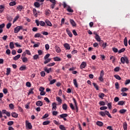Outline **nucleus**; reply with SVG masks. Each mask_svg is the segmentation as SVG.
Returning a JSON list of instances; mask_svg holds the SVG:
<instances>
[{"label":"nucleus","mask_w":130,"mask_h":130,"mask_svg":"<svg viewBox=\"0 0 130 130\" xmlns=\"http://www.w3.org/2000/svg\"><path fill=\"white\" fill-rule=\"evenodd\" d=\"M120 61L123 64H124L125 62L127 63V64H128L129 63V61H128V58H127V57H122L120 58Z\"/></svg>","instance_id":"nucleus-1"},{"label":"nucleus","mask_w":130,"mask_h":130,"mask_svg":"<svg viewBox=\"0 0 130 130\" xmlns=\"http://www.w3.org/2000/svg\"><path fill=\"white\" fill-rule=\"evenodd\" d=\"M104 76V71L102 70L101 71L100 75L99 78V81H100V82H103V81H104V79H103Z\"/></svg>","instance_id":"nucleus-2"},{"label":"nucleus","mask_w":130,"mask_h":130,"mask_svg":"<svg viewBox=\"0 0 130 130\" xmlns=\"http://www.w3.org/2000/svg\"><path fill=\"white\" fill-rule=\"evenodd\" d=\"M69 116V115L68 114H62L58 116V118H63V120L65 121H67V119L66 118V117H68Z\"/></svg>","instance_id":"nucleus-3"},{"label":"nucleus","mask_w":130,"mask_h":130,"mask_svg":"<svg viewBox=\"0 0 130 130\" xmlns=\"http://www.w3.org/2000/svg\"><path fill=\"white\" fill-rule=\"evenodd\" d=\"M23 29L22 26H18L14 28V33L17 34L20 32V30H22Z\"/></svg>","instance_id":"nucleus-4"},{"label":"nucleus","mask_w":130,"mask_h":130,"mask_svg":"<svg viewBox=\"0 0 130 130\" xmlns=\"http://www.w3.org/2000/svg\"><path fill=\"white\" fill-rule=\"evenodd\" d=\"M86 67H87V63H86L85 61H83L80 64V69H81V70H83V69H85Z\"/></svg>","instance_id":"nucleus-5"},{"label":"nucleus","mask_w":130,"mask_h":130,"mask_svg":"<svg viewBox=\"0 0 130 130\" xmlns=\"http://www.w3.org/2000/svg\"><path fill=\"white\" fill-rule=\"evenodd\" d=\"M35 38H44V37L41 35L40 33H37L34 35Z\"/></svg>","instance_id":"nucleus-6"},{"label":"nucleus","mask_w":130,"mask_h":130,"mask_svg":"<svg viewBox=\"0 0 130 130\" xmlns=\"http://www.w3.org/2000/svg\"><path fill=\"white\" fill-rule=\"evenodd\" d=\"M26 126L29 129H31L32 128V125L31 124V123L28 122V121H26Z\"/></svg>","instance_id":"nucleus-7"},{"label":"nucleus","mask_w":130,"mask_h":130,"mask_svg":"<svg viewBox=\"0 0 130 130\" xmlns=\"http://www.w3.org/2000/svg\"><path fill=\"white\" fill-rule=\"evenodd\" d=\"M66 32L68 35L69 36V37H71V38L73 37V34H72V32H71V30H70V29L67 28Z\"/></svg>","instance_id":"nucleus-8"},{"label":"nucleus","mask_w":130,"mask_h":130,"mask_svg":"<svg viewBox=\"0 0 130 130\" xmlns=\"http://www.w3.org/2000/svg\"><path fill=\"white\" fill-rule=\"evenodd\" d=\"M70 22L72 25V27H76L77 26V24H76V22L73 19H70Z\"/></svg>","instance_id":"nucleus-9"},{"label":"nucleus","mask_w":130,"mask_h":130,"mask_svg":"<svg viewBox=\"0 0 130 130\" xmlns=\"http://www.w3.org/2000/svg\"><path fill=\"white\" fill-rule=\"evenodd\" d=\"M63 46L66 48V49H67L68 50H70V49H71V47L70 46V44L68 43L64 44Z\"/></svg>","instance_id":"nucleus-10"},{"label":"nucleus","mask_w":130,"mask_h":130,"mask_svg":"<svg viewBox=\"0 0 130 130\" xmlns=\"http://www.w3.org/2000/svg\"><path fill=\"white\" fill-rule=\"evenodd\" d=\"M33 14L35 17L37 18V17H38V13H37V10H36V9L34 8L32 10Z\"/></svg>","instance_id":"nucleus-11"},{"label":"nucleus","mask_w":130,"mask_h":130,"mask_svg":"<svg viewBox=\"0 0 130 130\" xmlns=\"http://www.w3.org/2000/svg\"><path fill=\"white\" fill-rule=\"evenodd\" d=\"M36 105L37 106L39 107L42 106V105H43V103L41 101H39L36 102Z\"/></svg>","instance_id":"nucleus-12"},{"label":"nucleus","mask_w":130,"mask_h":130,"mask_svg":"<svg viewBox=\"0 0 130 130\" xmlns=\"http://www.w3.org/2000/svg\"><path fill=\"white\" fill-rule=\"evenodd\" d=\"M55 49L56 51V52H57V53H59V52H60L61 50H60V48H59V47H58V46L56 45L55 46Z\"/></svg>","instance_id":"nucleus-13"},{"label":"nucleus","mask_w":130,"mask_h":130,"mask_svg":"<svg viewBox=\"0 0 130 130\" xmlns=\"http://www.w3.org/2000/svg\"><path fill=\"white\" fill-rule=\"evenodd\" d=\"M45 23L47 24V26L49 27H51L52 26V24H51V22L49 21V20L46 19L45 20Z\"/></svg>","instance_id":"nucleus-14"},{"label":"nucleus","mask_w":130,"mask_h":130,"mask_svg":"<svg viewBox=\"0 0 130 130\" xmlns=\"http://www.w3.org/2000/svg\"><path fill=\"white\" fill-rule=\"evenodd\" d=\"M67 11L69 12V13H74V10L73 9H72V8H71V6H67Z\"/></svg>","instance_id":"nucleus-15"},{"label":"nucleus","mask_w":130,"mask_h":130,"mask_svg":"<svg viewBox=\"0 0 130 130\" xmlns=\"http://www.w3.org/2000/svg\"><path fill=\"white\" fill-rule=\"evenodd\" d=\"M44 70L45 72H46V73H47V74H49L50 73V72H51V68L48 69L47 67H45Z\"/></svg>","instance_id":"nucleus-16"},{"label":"nucleus","mask_w":130,"mask_h":130,"mask_svg":"<svg viewBox=\"0 0 130 130\" xmlns=\"http://www.w3.org/2000/svg\"><path fill=\"white\" fill-rule=\"evenodd\" d=\"M62 108L63 110H68V105L63 104L62 106Z\"/></svg>","instance_id":"nucleus-17"},{"label":"nucleus","mask_w":130,"mask_h":130,"mask_svg":"<svg viewBox=\"0 0 130 130\" xmlns=\"http://www.w3.org/2000/svg\"><path fill=\"white\" fill-rule=\"evenodd\" d=\"M11 115L12 117H15V118H17V117H18V114L16 113L15 112H12Z\"/></svg>","instance_id":"nucleus-18"},{"label":"nucleus","mask_w":130,"mask_h":130,"mask_svg":"<svg viewBox=\"0 0 130 130\" xmlns=\"http://www.w3.org/2000/svg\"><path fill=\"white\" fill-rule=\"evenodd\" d=\"M20 57H21V55L18 54L17 55L13 57V59L14 60H18Z\"/></svg>","instance_id":"nucleus-19"},{"label":"nucleus","mask_w":130,"mask_h":130,"mask_svg":"<svg viewBox=\"0 0 130 130\" xmlns=\"http://www.w3.org/2000/svg\"><path fill=\"white\" fill-rule=\"evenodd\" d=\"M9 46L11 49H14L15 46L14 45V42H11L9 44Z\"/></svg>","instance_id":"nucleus-20"},{"label":"nucleus","mask_w":130,"mask_h":130,"mask_svg":"<svg viewBox=\"0 0 130 130\" xmlns=\"http://www.w3.org/2000/svg\"><path fill=\"white\" fill-rule=\"evenodd\" d=\"M52 110H56V103H53L52 104Z\"/></svg>","instance_id":"nucleus-21"},{"label":"nucleus","mask_w":130,"mask_h":130,"mask_svg":"<svg viewBox=\"0 0 130 130\" xmlns=\"http://www.w3.org/2000/svg\"><path fill=\"white\" fill-rule=\"evenodd\" d=\"M96 125H98V126H103V122L100 121H98L96 122Z\"/></svg>","instance_id":"nucleus-22"},{"label":"nucleus","mask_w":130,"mask_h":130,"mask_svg":"<svg viewBox=\"0 0 130 130\" xmlns=\"http://www.w3.org/2000/svg\"><path fill=\"white\" fill-rule=\"evenodd\" d=\"M125 105V102L123 101H119L118 103V105Z\"/></svg>","instance_id":"nucleus-23"},{"label":"nucleus","mask_w":130,"mask_h":130,"mask_svg":"<svg viewBox=\"0 0 130 130\" xmlns=\"http://www.w3.org/2000/svg\"><path fill=\"white\" fill-rule=\"evenodd\" d=\"M73 83L76 88H78V87H79L78 85V83L77 82V79L73 80Z\"/></svg>","instance_id":"nucleus-24"},{"label":"nucleus","mask_w":130,"mask_h":130,"mask_svg":"<svg viewBox=\"0 0 130 130\" xmlns=\"http://www.w3.org/2000/svg\"><path fill=\"white\" fill-rule=\"evenodd\" d=\"M123 127L124 130H127V124L126 122L123 123Z\"/></svg>","instance_id":"nucleus-25"},{"label":"nucleus","mask_w":130,"mask_h":130,"mask_svg":"<svg viewBox=\"0 0 130 130\" xmlns=\"http://www.w3.org/2000/svg\"><path fill=\"white\" fill-rule=\"evenodd\" d=\"M105 113L106 115H107L108 117H110V118H112V116H111V115H110V113L109 111L105 110Z\"/></svg>","instance_id":"nucleus-26"},{"label":"nucleus","mask_w":130,"mask_h":130,"mask_svg":"<svg viewBox=\"0 0 130 130\" xmlns=\"http://www.w3.org/2000/svg\"><path fill=\"white\" fill-rule=\"evenodd\" d=\"M34 6H35V8H39L40 7V4L38 2H35Z\"/></svg>","instance_id":"nucleus-27"},{"label":"nucleus","mask_w":130,"mask_h":130,"mask_svg":"<svg viewBox=\"0 0 130 130\" xmlns=\"http://www.w3.org/2000/svg\"><path fill=\"white\" fill-rule=\"evenodd\" d=\"M5 10V6L4 5H0V13L4 12Z\"/></svg>","instance_id":"nucleus-28"},{"label":"nucleus","mask_w":130,"mask_h":130,"mask_svg":"<svg viewBox=\"0 0 130 130\" xmlns=\"http://www.w3.org/2000/svg\"><path fill=\"white\" fill-rule=\"evenodd\" d=\"M95 39L96 40V41H100L101 40L100 36H99L98 35H96L95 36Z\"/></svg>","instance_id":"nucleus-29"},{"label":"nucleus","mask_w":130,"mask_h":130,"mask_svg":"<svg viewBox=\"0 0 130 130\" xmlns=\"http://www.w3.org/2000/svg\"><path fill=\"white\" fill-rule=\"evenodd\" d=\"M20 71H25L26 70V66L23 65L19 68Z\"/></svg>","instance_id":"nucleus-30"},{"label":"nucleus","mask_w":130,"mask_h":130,"mask_svg":"<svg viewBox=\"0 0 130 130\" xmlns=\"http://www.w3.org/2000/svg\"><path fill=\"white\" fill-rule=\"evenodd\" d=\"M123 43L125 46H127V38H126V37L124 38Z\"/></svg>","instance_id":"nucleus-31"},{"label":"nucleus","mask_w":130,"mask_h":130,"mask_svg":"<svg viewBox=\"0 0 130 130\" xmlns=\"http://www.w3.org/2000/svg\"><path fill=\"white\" fill-rule=\"evenodd\" d=\"M59 128L61 130H67V129L66 128V127H64L63 125H60L59 126Z\"/></svg>","instance_id":"nucleus-32"},{"label":"nucleus","mask_w":130,"mask_h":130,"mask_svg":"<svg viewBox=\"0 0 130 130\" xmlns=\"http://www.w3.org/2000/svg\"><path fill=\"white\" fill-rule=\"evenodd\" d=\"M50 123V121H49L48 120L45 121L43 122V125H47L48 124H49Z\"/></svg>","instance_id":"nucleus-33"},{"label":"nucleus","mask_w":130,"mask_h":130,"mask_svg":"<svg viewBox=\"0 0 130 130\" xmlns=\"http://www.w3.org/2000/svg\"><path fill=\"white\" fill-rule=\"evenodd\" d=\"M105 96V94L103 93H100L99 94V97L101 98V99H103V97Z\"/></svg>","instance_id":"nucleus-34"},{"label":"nucleus","mask_w":130,"mask_h":130,"mask_svg":"<svg viewBox=\"0 0 130 130\" xmlns=\"http://www.w3.org/2000/svg\"><path fill=\"white\" fill-rule=\"evenodd\" d=\"M51 60V58H48V59H46L44 62V63L45 64H46V63H48V62H50V61Z\"/></svg>","instance_id":"nucleus-35"},{"label":"nucleus","mask_w":130,"mask_h":130,"mask_svg":"<svg viewBox=\"0 0 130 130\" xmlns=\"http://www.w3.org/2000/svg\"><path fill=\"white\" fill-rule=\"evenodd\" d=\"M126 91H128V88L126 87H123L121 89V92H126Z\"/></svg>","instance_id":"nucleus-36"},{"label":"nucleus","mask_w":130,"mask_h":130,"mask_svg":"<svg viewBox=\"0 0 130 130\" xmlns=\"http://www.w3.org/2000/svg\"><path fill=\"white\" fill-rule=\"evenodd\" d=\"M114 78H115V79H116L117 80H121V78L120 77V76H119V75H115L114 76Z\"/></svg>","instance_id":"nucleus-37"},{"label":"nucleus","mask_w":130,"mask_h":130,"mask_svg":"<svg viewBox=\"0 0 130 130\" xmlns=\"http://www.w3.org/2000/svg\"><path fill=\"white\" fill-rule=\"evenodd\" d=\"M92 85H93L94 88H95L96 90L97 91H98V90H99V87L97 85V84L96 83H92Z\"/></svg>","instance_id":"nucleus-38"},{"label":"nucleus","mask_w":130,"mask_h":130,"mask_svg":"<svg viewBox=\"0 0 130 130\" xmlns=\"http://www.w3.org/2000/svg\"><path fill=\"white\" fill-rule=\"evenodd\" d=\"M38 58H39V55H38V54H35L33 56V59H34L35 60H36V59H38Z\"/></svg>","instance_id":"nucleus-39"},{"label":"nucleus","mask_w":130,"mask_h":130,"mask_svg":"<svg viewBox=\"0 0 130 130\" xmlns=\"http://www.w3.org/2000/svg\"><path fill=\"white\" fill-rule=\"evenodd\" d=\"M11 74V68H7V73L6 75L7 76H9Z\"/></svg>","instance_id":"nucleus-40"},{"label":"nucleus","mask_w":130,"mask_h":130,"mask_svg":"<svg viewBox=\"0 0 130 130\" xmlns=\"http://www.w3.org/2000/svg\"><path fill=\"white\" fill-rule=\"evenodd\" d=\"M17 9L18 11H19L20 12H21L22 11V10H23V6L19 5L17 7Z\"/></svg>","instance_id":"nucleus-41"},{"label":"nucleus","mask_w":130,"mask_h":130,"mask_svg":"<svg viewBox=\"0 0 130 130\" xmlns=\"http://www.w3.org/2000/svg\"><path fill=\"white\" fill-rule=\"evenodd\" d=\"M33 90H34V88H30L29 90V92L28 93V95H30V94H34V91H33Z\"/></svg>","instance_id":"nucleus-42"},{"label":"nucleus","mask_w":130,"mask_h":130,"mask_svg":"<svg viewBox=\"0 0 130 130\" xmlns=\"http://www.w3.org/2000/svg\"><path fill=\"white\" fill-rule=\"evenodd\" d=\"M110 59V60L112 59L113 63H114V62H115V57H114L113 56H111Z\"/></svg>","instance_id":"nucleus-43"},{"label":"nucleus","mask_w":130,"mask_h":130,"mask_svg":"<svg viewBox=\"0 0 130 130\" xmlns=\"http://www.w3.org/2000/svg\"><path fill=\"white\" fill-rule=\"evenodd\" d=\"M40 26H42V27H44V26H45V22H44L43 21H40Z\"/></svg>","instance_id":"nucleus-44"},{"label":"nucleus","mask_w":130,"mask_h":130,"mask_svg":"<svg viewBox=\"0 0 130 130\" xmlns=\"http://www.w3.org/2000/svg\"><path fill=\"white\" fill-rule=\"evenodd\" d=\"M9 5L11 6V7H13L14 6H16V2L15 1H13V2H11L9 3Z\"/></svg>","instance_id":"nucleus-45"},{"label":"nucleus","mask_w":130,"mask_h":130,"mask_svg":"<svg viewBox=\"0 0 130 130\" xmlns=\"http://www.w3.org/2000/svg\"><path fill=\"white\" fill-rule=\"evenodd\" d=\"M125 112H126V110L125 109H121L119 110V113L121 114H123V113H125Z\"/></svg>","instance_id":"nucleus-46"},{"label":"nucleus","mask_w":130,"mask_h":130,"mask_svg":"<svg viewBox=\"0 0 130 130\" xmlns=\"http://www.w3.org/2000/svg\"><path fill=\"white\" fill-rule=\"evenodd\" d=\"M53 59L55 61H60V58L58 57H54Z\"/></svg>","instance_id":"nucleus-47"},{"label":"nucleus","mask_w":130,"mask_h":130,"mask_svg":"<svg viewBox=\"0 0 130 130\" xmlns=\"http://www.w3.org/2000/svg\"><path fill=\"white\" fill-rule=\"evenodd\" d=\"M22 60L23 62H27V61H28V58L26 57H24L22 58Z\"/></svg>","instance_id":"nucleus-48"},{"label":"nucleus","mask_w":130,"mask_h":130,"mask_svg":"<svg viewBox=\"0 0 130 130\" xmlns=\"http://www.w3.org/2000/svg\"><path fill=\"white\" fill-rule=\"evenodd\" d=\"M49 56H50V54H49V53L47 54L44 56V59L46 60V59H48V57H49Z\"/></svg>","instance_id":"nucleus-49"},{"label":"nucleus","mask_w":130,"mask_h":130,"mask_svg":"<svg viewBox=\"0 0 130 130\" xmlns=\"http://www.w3.org/2000/svg\"><path fill=\"white\" fill-rule=\"evenodd\" d=\"M115 88L117 89H119V84L118 82H116L115 83Z\"/></svg>","instance_id":"nucleus-50"},{"label":"nucleus","mask_w":130,"mask_h":130,"mask_svg":"<svg viewBox=\"0 0 130 130\" xmlns=\"http://www.w3.org/2000/svg\"><path fill=\"white\" fill-rule=\"evenodd\" d=\"M56 82V79H53L50 81V85H53Z\"/></svg>","instance_id":"nucleus-51"},{"label":"nucleus","mask_w":130,"mask_h":130,"mask_svg":"<svg viewBox=\"0 0 130 130\" xmlns=\"http://www.w3.org/2000/svg\"><path fill=\"white\" fill-rule=\"evenodd\" d=\"M100 115H101L102 116L104 117V116H105V115H106L105 111V112H103V111L100 112Z\"/></svg>","instance_id":"nucleus-52"},{"label":"nucleus","mask_w":130,"mask_h":130,"mask_svg":"<svg viewBox=\"0 0 130 130\" xmlns=\"http://www.w3.org/2000/svg\"><path fill=\"white\" fill-rule=\"evenodd\" d=\"M106 46H107V43H104L102 45V47H103V49L106 48Z\"/></svg>","instance_id":"nucleus-53"},{"label":"nucleus","mask_w":130,"mask_h":130,"mask_svg":"<svg viewBox=\"0 0 130 130\" xmlns=\"http://www.w3.org/2000/svg\"><path fill=\"white\" fill-rule=\"evenodd\" d=\"M12 26V23H8L7 25H6V28L7 29H10L11 28V26Z\"/></svg>","instance_id":"nucleus-54"},{"label":"nucleus","mask_w":130,"mask_h":130,"mask_svg":"<svg viewBox=\"0 0 130 130\" xmlns=\"http://www.w3.org/2000/svg\"><path fill=\"white\" fill-rule=\"evenodd\" d=\"M56 100L59 103H61L62 100H61V99H60V98H59V96H57L56 97Z\"/></svg>","instance_id":"nucleus-55"},{"label":"nucleus","mask_w":130,"mask_h":130,"mask_svg":"<svg viewBox=\"0 0 130 130\" xmlns=\"http://www.w3.org/2000/svg\"><path fill=\"white\" fill-rule=\"evenodd\" d=\"M125 50V48H122L121 49H120L118 52V53H121V52H124V51Z\"/></svg>","instance_id":"nucleus-56"},{"label":"nucleus","mask_w":130,"mask_h":130,"mask_svg":"<svg viewBox=\"0 0 130 130\" xmlns=\"http://www.w3.org/2000/svg\"><path fill=\"white\" fill-rule=\"evenodd\" d=\"M40 45V43L38 42L37 44H35L33 47H39Z\"/></svg>","instance_id":"nucleus-57"},{"label":"nucleus","mask_w":130,"mask_h":130,"mask_svg":"<svg viewBox=\"0 0 130 130\" xmlns=\"http://www.w3.org/2000/svg\"><path fill=\"white\" fill-rule=\"evenodd\" d=\"M55 64V62L50 63L47 65V67H53Z\"/></svg>","instance_id":"nucleus-58"},{"label":"nucleus","mask_w":130,"mask_h":130,"mask_svg":"<svg viewBox=\"0 0 130 130\" xmlns=\"http://www.w3.org/2000/svg\"><path fill=\"white\" fill-rule=\"evenodd\" d=\"M7 20L9 21V22H12V21H13V17L11 16H9L7 17Z\"/></svg>","instance_id":"nucleus-59"},{"label":"nucleus","mask_w":130,"mask_h":130,"mask_svg":"<svg viewBox=\"0 0 130 130\" xmlns=\"http://www.w3.org/2000/svg\"><path fill=\"white\" fill-rule=\"evenodd\" d=\"M8 125H13L14 124V121H10L7 123Z\"/></svg>","instance_id":"nucleus-60"},{"label":"nucleus","mask_w":130,"mask_h":130,"mask_svg":"<svg viewBox=\"0 0 130 130\" xmlns=\"http://www.w3.org/2000/svg\"><path fill=\"white\" fill-rule=\"evenodd\" d=\"M99 104L101 106H104V105H105V102L101 101L99 102Z\"/></svg>","instance_id":"nucleus-61"},{"label":"nucleus","mask_w":130,"mask_h":130,"mask_svg":"<svg viewBox=\"0 0 130 130\" xmlns=\"http://www.w3.org/2000/svg\"><path fill=\"white\" fill-rule=\"evenodd\" d=\"M26 87H28L29 88H30L31 87V83L29 82H27L26 83Z\"/></svg>","instance_id":"nucleus-62"},{"label":"nucleus","mask_w":130,"mask_h":130,"mask_svg":"<svg viewBox=\"0 0 130 130\" xmlns=\"http://www.w3.org/2000/svg\"><path fill=\"white\" fill-rule=\"evenodd\" d=\"M119 70H120V68L119 67H116L114 69V72H119Z\"/></svg>","instance_id":"nucleus-63"},{"label":"nucleus","mask_w":130,"mask_h":130,"mask_svg":"<svg viewBox=\"0 0 130 130\" xmlns=\"http://www.w3.org/2000/svg\"><path fill=\"white\" fill-rule=\"evenodd\" d=\"M129 83H130V80L129 79H127V80H125L124 84L125 85H128V84H129Z\"/></svg>","instance_id":"nucleus-64"}]
</instances>
